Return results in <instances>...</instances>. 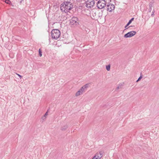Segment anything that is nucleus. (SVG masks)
Instances as JSON below:
<instances>
[{"instance_id":"obj_9","label":"nucleus","mask_w":159,"mask_h":159,"mask_svg":"<svg viewBox=\"0 0 159 159\" xmlns=\"http://www.w3.org/2000/svg\"><path fill=\"white\" fill-rule=\"evenodd\" d=\"M154 3V1H152L151 2L149 3V9L148 10V12H150L151 11V10H152V7H153V4Z\"/></svg>"},{"instance_id":"obj_19","label":"nucleus","mask_w":159,"mask_h":159,"mask_svg":"<svg viewBox=\"0 0 159 159\" xmlns=\"http://www.w3.org/2000/svg\"><path fill=\"white\" fill-rule=\"evenodd\" d=\"M154 12H155V11H154V9L152 12V13L151 14V16H152V17L154 16Z\"/></svg>"},{"instance_id":"obj_27","label":"nucleus","mask_w":159,"mask_h":159,"mask_svg":"<svg viewBox=\"0 0 159 159\" xmlns=\"http://www.w3.org/2000/svg\"><path fill=\"white\" fill-rule=\"evenodd\" d=\"M23 1V0H22L21 1H20V3H21L22 2V1Z\"/></svg>"},{"instance_id":"obj_25","label":"nucleus","mask_w":159,"mask_h":159,"mask_svg":"<svg viewBox=\"0 0 159 159\" xmlns=\"http://www.w3.org/2000/svg\"><path fill=\"white\" fill-rule=\"evenodd\" d=\"M48 115V112H47L44 115V116H45V117L46 116Z\"/></svg>"},{"instance_id":"obj_12","label":"nucleus","mask_w":159,"mask_h":159,"mask_svg":"<svg viewBox=\"0 0 159 159\" xmlns=\"http://www.w3.org/2000/svg\"><path fill=\"white\" fill-rule=\"evenodd\" d=\"M106 68L107 70L109 71L110 70V65H108L106 66Z\"/></svg>"},{"instance_id":"obj_4","label":"nucleus","mask_w":159,"mask_h":159,"mask_svg":"<svg viewBox=\"0 0 159 159\" xmlns=\"http://www.w3.org/2000/svg\"><path fill=\"white\" fill-rule=\"evenodd\" d=\"M95 4V1L93 0H88L86 2V7L91 8L93 7Z\"/></svg>"},{"instance_id":"obj_15","label":"nucleus","mask_w":159,"mask_h":159,"mask_svg":"<svg viewBox=\"0 0 159 159\" xmlns=\"http://www.w3.org/2000/svg\"><path fill=\"white\" fill-rule=\"evenodd\" d=\"M89 85V84H87L84 85V86H83V87L84 89H86L87 88H88Z\"/></svg>"},{"instance_id":"obj_20","label":"nucleus","mask_w":159,"mask_h":159,"mask_svg":"<svg viewBox=\"0 0 159 159\" xmlns=\"http://www.w3.org/2000/svg\"><path fill=\"white\" fill-rule=\"evenodd\" d=\"M142 78V77L141 76H140L138 79L136 81L137 82H138Z\"/></svg>"},{"instance_id":"obj_18","label":"nucleus","mask_w":159,"mask_h":159,"mask_svg":"<svg viewBox=\"0 0 159 159\" xmlns=\"http://www.w3.org/2000/svg\"><path fill=\"white\" fill-rule=\"evenodd\" d=\"M46 118V117H45V116H42L41 118V120H42V121L43 122L44 120Z\"/></svg>"},{"instance_id":"obj_16","label":"nucleus","mask_w":159,"mask_h":159,"mask_svg":"<svg viewBox=\"0 0 159 159\" xmlns=\"http://www.w3.org/2000/svg\"><path fill=\"white\" fill-rule=\"evenodd\" d=\"M5 2L8 4H10L11 3V2L9 0H6Z\"/></svg>"},{"instance_id":"obj_2","label":"nucleus","mask_w":159,"mask_h":159,"mask_svg":"<svg viewBox=\"0 0 159 159\" xmlns=\"http://www.w3.org/2000/svg\"><path fill=\"white\" fill-rule=\"evenodd\" d=\"M60 32L58 29L53 30L51 31L52 38L55 39H57L60 36Z\"/></svg>"},{"instance_id":"obj_17","label":"nucleus","mask_w":159,"mask_h":159,"mask_svg":"<svg viewBox=\"0 0 159 159\" xmlns=\"http://www.w3.org/2000/svg\"><path fill=\"white\" fill-rule=\"evenodd\" d=\"M39 54L40 57H41L42 56V52L40 50V49H39Z\"/></svg>"},{"instance_id":"obj_8","label":"nucleus","mask_w":159,"mask_h":159,"mask_svg":"<svg viewBox=\"0 0 159 159\" xmlns=\"http://www.w3.org/2000/svg\"><path fill=\"white\" fill-rule=\"evenodd\" d=\"M103 152L102 151H100L96 153L95 155L96 157L98 158V159H100L102 157Z\"/></svg>"},{"instance_id":"obj_3","label":"nucleus","mask_w":159,"mask_h":159,"mask_svg":"<svg viewBox=\"0 0 159 159\" xmlns=\"http://www.w3.org/2000/svg\"><path fill=\"white\" fill-rule=\"evenodd\" d=\"M98 8L100 9L104 8L106 6V1L104 0H99L97 3Z\"/></svg>"},{"instance_id":"obj_21","label":"nucleus","mask_w":159,"mask_h":159,"mask_svg":"<svg viewBox=\"0 0 159 159\" xmlns=\"http://www.w3.org/2000/svg\"><path fill=\"white\" fill-rule=\"evenodd\" d=\"M122 85H119L116 88L117 89H120L121 88V86Z\"/></svg>"},{"instance_id":"obj_28","label":"nucleus","mask_w":159,"mask_h":159,"mask_svg":"<svg viewBox=\"0 0 159 159\" xmlns=\"http://www.w3.org/2000/svg\"><path fill=\"white\" fill-rule=\"evenodd\" d=\"M98 0H95V1H97ZM93 1H95V0H93Z\"/></svg>"},{"instance_id":"obj_1","label":"nucleus","mask_w":159,"mask_h":159,"mask_svg":"<svg viewBox=\"0 0 159 159\" xmlns=\"http://www.w3.org/2000/svg\"><path fill=\"white\" fill-rule=\"evenodd\" d=\"M70 0L64 1L61 3L60 5V9L62 12H64L66 13L69 12L73 7V5L70 2Z\"/></svg>"},{"instance_id":"obj_24","label":"nucleus","mask_w":159,"mask_h":159,"mask_svg":"<svg viewBox=\"0 0 159 159\" xmlns=\"http://www.w3.org/2000/svg\"><path fill=\"white\" fill-rule=\"evenodd\" d=\"M16 74L20 77V78H22V76L21 75L17 74Z\"/></svg>"},{"instance_id":"obj_13","label":"nucleus","mask_w":159,"mask_h":159,"mask_svg":"<svg viewBox=\"0 0 159 159\" xmlns=\"http://www.w3.org/2000/svg\"><path fill=\"white\" fill-rule=\"evenodd\" d=\"M134 18H132L129 21V22L128 23V24H130L134 20Z\"/></svg>"},{"instance_id":"obj_22","label":"nucleus","mask_w":159,"mask_h":159,"mask_svg":"<svg viewBox=\"0 0 159 159\" xmlns=\"http://www.w3.org/2000/svg\"><path fill=\"white\" fill-rule=\"evenodd\" d=\"M129 25V24H128V23H127V24H126V25L125 26V28L126 29H128V28H127V27Z\"/></svg>"},{"instance_id":"obj_6","label":"nucleus","mask_w":159,"mask_h":159,"mask_svg":"<svg viewBox=\"0 0 159 159\" xmlns=\"http://www.w3.org/2000/svg\"><path fill=\"white\" fill-rule=\"evenodd\" d=\"M136 33V31H131L126 34L124 36V37L125 38L131 37L134 35Z\"/></svg>"},{"instance_id":"obj_23","label":"nucleus","mask_w":159,"mask_h":159,"mask_svg":"<svg viewBox=\"0 0 159 159\" xmlns=\"http://www.w3.org/2000/svg\"><path fill=\"white\" fill-rule=\"evenodd\" d=\"M96 156H95V155L94 156V157H93L92 159H98V158L96 157Z\"/></svg>"},{"instance_id":"obj_11","label":"nucleus","mask_w":159,"mask_h":159,"mask_svg":"<svg viewBox=\"0 0 159 159\" xmlns=\"http://www.w3.org/2000/svg\"><path fill=\"white\" fill-rule=\"evenodd\" d=\"M67 125H65L62 127L61 130H65L67 128Z\"/></svg>"},{"instance_id":"obj_7","label":"nucleus","mask_w":159,"mask_h":159,"mask_svg":"<svg viewBox=\"0 0 159 159\" xmlns=\"http://www.w3.org/2000/svg\"><path fill=\"white\" fill-rule=\"evenodd\" d=\"M107 9V11L109 12L112 11L115 9V6L113 4H109L107 5L106 6Z\"/></svg>"},{"instance_id":"obj_5","label":"nucleus","mask_w":159,"mask_h":159,"mask_svg":"<svg viewBox=\"0 0 159 159\" xmlns=\"http://www.w3.org/2000/svg\"><path fill=\"white\" fill-rule=\"evenodd\" d=\"M78 18L75 17H72L70 20V23L72 25H79Z\"/></svg>"},{"instance_id":"obj_14","label":"nucleus","mask_w":159,"mask_h":159,"mask_svg":"<svg viewBox=\"0 0 159 159\" xmlns=\"http://www.w3.org/2000/svg\"><path fill=\"white\" fill-rule=\"evenodd\" d=\"M84 89H84V88L83 87H82L80 89V91L82 92V93H83V92H84Z\"/></svg>"},{"instance_id":"obj_26","label":"nucleus","mask_w":159,"mask_h":159,"mask_svg":"<svg viewBox=\"0 0 159 159\" xmlns=\"http://www.w3.org/2000/svg\"><path fill=\"white\" fill-rule=\"evenodd\" d=\"M134 26H129V27H134Z\"/></svg>"},{"instance_id":"obj_10","label":"nucleus","mask_w":159,"mask_h":159,"mask_svg":"<svg viewBox=\"0 0 159 159\" xmlns=\"http://www.w3.org/2000/svg\"><path fill=\"white\" fill-rule=\"evenodd\" d=\"M83 93L80 90L78 91L75 94V96L76 97L82 94Z\"/></svg>"}]
</instances>
